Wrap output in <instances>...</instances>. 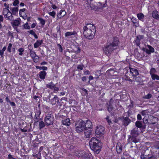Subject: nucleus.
Segmentation results:
<instances>
[{
	"label": "nucleus",
	"mask_w": 159,
	"mask_h": 159,
	"mask_svg": "<svg viewBox=\"0 0 159 159\" xmlns=\"http://www.w3.org/2000/svg\"><path fill=\"white\" fill-rule=\"evenodd\" d=\"M83 33L85 37L91 39L94 37L96 32V28L93 25L87 24L83 27Z\"/></svg>",
	"instance_id": "f257e3e1"
},
{
	"label": "nucleus",
	"mask_w": 159,
	"mask_h": 159,
	"mask_svg": "<svg viewBox=\"0 0 159 159\" xmlns=\"http://www.w3.org/2000/svg\"><path fill=\"white\" fill-rule=\"evenodd\" d=\"M89 145L91 149L97 153L100 152L102 143L99 140L94 137L92 138L89 142Z\"/></svg>",
	"instance_id": "f03ea898"
},
{
	"label": "nucleus",
	"mask_w": 159,
	"mask_h": 159,
	"mask_svg": "<svg viewBox=\"0 0 159 159\" xmlns=\"http://www.w3.org/2000/svg\"><path fill=\"white\" fill-rule=\"evenodd\" d=\"M119 43V41L116 38H114L113 42L109 44L103 48L104 52L107 55L110 54L115 49H116Z\"/></svg>",
	"instance_id": "7ed1b4c3"
},
{
	"label": "nucleus",
	"mask_w": 159,
	"mask_h": 159,
	"mask_svg": "<svg viewBox=\"0 0 159 159\" xmlns=\"http://www.w3.org/2000/svg\"><path fill=\"white\" fill-rule=\"evenodd\" d=\"M139 129L138 128L133 129L131 131V135L129 136L128 140V143L134 142L135 143H138L139 140L136 139V137L139 135Z\"/></svg>",
	"instance_id": "20e7f679"
},
{
	"label": "nucleus",
	"mask_w": 159,
	"mask_h": 159,
	"mask_svg": "<svg viewBox=\"0 0 159 159\" xmlns=\"http://www.w3.org/2000/svg\"><path fill=\"white\" fill-rule=\"evenodd\" d=\"M84 125V121L82 120H79L76 122L75 124L76 131L79 133L82 132L85 129Z\"/></svg>",
	"instance_id": "39448f33"
},
{
	"label": "nucleus",
	"mask_w": 159,
	"mask_h": 159,
	"mask_svg": "<svg viewBox=\"0 0 159 159\" xmlns=\"http://www.w3.org/2000/svg\"><path fill=\"white\" fill-rule=\"evenodd\" d=\"M75 155L81 159H86L88 157V154L84 151H77L75 153Z\"/></svg>",
	"instance_id": "423d86ee"
},
{
	"label": "nucleus",
	"mask_w": 159,
	"mask_h": 159,
	"mask_svg": "<svg viewBox=\"0 0 159 159\" xmlns=\"http://www.w3.org/2000/svg\"><path fill=\"white\" fill-rule=\"evenodd\" d=\"M54 117L51 114L47 116L44 119V121L47 126L52 125L53 123Z\"/></svg>",
	"instance_id": "0eeeda50"
},
{
	"label": "nucleus",
	"mask_w": 159,
	"mask_h": 159,
	"mask_svg": "<svg viewBox=\"0 0 159 159\" xmlns=\"http://www.w3.org/2000/svg\"><path fill=\"white\" fill-rule=\"evenodd\" d=\"M105 133V129L103 127L100 125L96 127L95 130V134L96 135H102Z\"/></svg>",
	"instance_id": "6e6552de"
},
{
	"label": "nucleus",
	"mask_w": 159,
	"mask_h": 159,
	"mask_svg": "<svg viewBox=\"0 0 159 159\" xmlns=\"http://www.w3.org/2000/svg\"><path fill=\"white\" fill-rule=\"evenodd\" d=\"M120 119L121 120V122L122 124L125 126H127L131 122V120L128 117H124L123 116L120 117Z\"/></svg>",
	"instance_id": "1a4fd4ad"
},
{
	"label": "nucleus",
	"mask_w": 159,
	"mask_h": 159,
	"mask_svg": "<svg viewBox=\"0 0 159 159\" xmlns=\"http://www.w3.org/2000/svg\"><path fill=\"white\" fill-rule=\"evenodd\" d=\"M147 47L148 49L145 48H143V50L147 54H150L151 53L154 52V49L153 47L149 45H147Z\"/></svg>",
	"instance_id": "9d476101"
},
{
	"label": "nucleus",
	"mask_w": 159,
	"mask_h": 159,
	"mask_svg": "<svg viewBox=\"0 0 159 159\" xmlns=\"http://www.w3.org/2000/svg\"><path fill=\"white\" fill-rule=\"evenodd\" d=\"M20 18H18L16 20H13V21L11 22V24L12 25L13 27L14 28L19 25L20 23Z\"/></svg>",
	"instance_id": "9b49d317"
},
{
	"label": "nucleus",
	"mask_w": 159,
	"mask_h": 159,
	"mask_svg": "<svg viewBox=\"0 0 159 159\" xmlns=\"http://www.w3.org/2000/svg\"><path fill=\"white\" fill-rule=\"evenodd\" d=\"M84 125L85 129H90L92 127V122L90 120H87L86 122H84Z\"/></svg>",
	"instance_id": "f8f14e48"
},
{
	"label": "nucleus",
	"mask_w": 159,
	"mask_h": 159,
	"mask_svg": "<svg viewBox=\"0 0 159 159\" xmlns=\"http://www.w3.org/2000/svg\"><path fill=\"white\" fill-rule=\"evenodd\" d=\"M5 18L8 20L10 21H13L14 20V17L12 16V14L11 12L8 13V14L4 16Z\"/></svg>",
	"instance_id": "ddd939ff"
},
{
	"label": "nucleus",
	"mask_w": 159,
	"mask_h": 159,
	"mask_svg": "<svg viewBox=\"0 0 159 159\" xmlns=\"http://www.w3.org/2000/svg\"><path fill=\"white\" fill-rule=\"evenodd\" d=\"M84 134L85 137L86 138H88L90 137V135L92 134V131L91 129H84Z\"/></svg>",
	"instance_id": "4468645a"
},
{
	"label": "nucleus",
	"mask_w": 159,
	"mask_h": 159,
	"mask_svg": "<svg viewBox=\"0 0 159 159\" xmlns=\"http://www.w3.org/2000/svg\"><path fill=\"white\" fill-rule=\"evenodd\" d=\"M51 103L52 105H55L56 103H59L58 98L57 96H55L52 99L51 101Z\"/></svg>",
	"instance_id": "2eb2a0df"
},
{
	"label": "nucleus",
	"mask_w": 159,
	"mask_h": 159,
	"mask_svg": "<svg viewBox=\"0 0 159 159\" xmlns=\"http://www.w3.org/2000/svg\"><path fill=\"white\" fill-rule=\"evenodd\" d=\"M117 152L118 153H120L122 150V145L120 143H117L116 147Z\"/></svg>",
	"instance_id": "dca6fc26"
},
{
	"label": "nucleus",
	"mask_w": 159,
	"mask_h": 159,
	"mask_svg": "<svg viewBox=\"0 0 159 159\" xmlns=\"http://www.w3.org/2000/svg\"><path fill=\"white\" fill-rule=\"evenodd\" d=\"M130 71L134 76H137L139 75L138 71L136 69L130 68Z\"/></svg>",
	"instance_id": "f3484780"
},
{
	"label": "nucleus",
	"mask_w": 159,
	"mask_h": 159,
	"mask_svg": "<svg viewBox=\"0 0 159 159\" xmlns=\"http://www.w3.org/2000/svg\"><path fill=\"white\" fill-rule=\"evenodd\" d=\"M10 10L11 11V13L13 15H16L18 11V7H14L13 8L10 7Z\"/></svg>",
	"instance_id": "a211bd4d"
},
{
	"label": "nucleus",
	"mask_w": 159,
	"mask_h": 159,
	"mask_svg": "<svg viewBox=\"0 0 159 159\" xmlns=\"http://www.w3.org/2000/svg\"><path fill=\"white\" fill-rule=\"evenodd\" d=\"M46 75V73L44 70H42L39 73V77L42 80L45 79Z\"/></svg>",
	"instance_id": "6ab92c4d"
},
{
	"label": "nucleus",
	"mask_w": 159,
	"mask_h": 159,
	"mask_svg": "<svg viewBox=\"0 0 159 159\" xmlns=\"http://www.w3.org/2000/svg\"><path fill=\"white\" fill-rule=\"evenodd\" d=\"M62 122L63 125L66 126H69L70 124V120L69 118H66V119L62 120Z\"/></svg>",
	"instance_id": "aec40b11"
},
{
	"label": "nucleus",
	"mask_w": 159,
	"mask_h": 159,
	"mask_svg": "<svg viewBox=\"0 0 159 159\" xmlns=\"http://www.w3.org/2000/svg\"><path fill=\"white\" fill-rule=\"evenodd\" d=\"M43 42V41L42 40H37L36 42L34 44V47L35 48H37L42 44Z\"/></svg>",
	"instance_id": "412c9836"
},
{
	"label": "nucleus",
	"mask_w": 159,
	"mask_h": 159,
	"mask_svg": "<svg viewBox=\"0 0 159 159\" xmlns=\"http://www.w3.org/2000/svg\"><path fill=\"white\" fill-rule=\"evenodd\" d=\"M137 17L138 19L141 21H143L144 15L142 13H139L137 14Z\"/></svg>",
	"instance_id": "4be33fe9"
},
{
	"label": "nucleus",
	"mask_w": 159,
	"mask_h": 159,
	"mask_svg": "<svg viewBox=\"0 0 159 159\" xmlns=\"http://www.w3.org/2000/svg\"><path fill=\"white\" fill-rule=\"evenodd\" d=\"M152 16L156 19H157L159 18V16L158 14V12L156 11H153L152 14Z\"/></svg>",
	"instance_id": "5701e85b"
},
{
	"label": "nucleus",
	"mask_w": 159,
	"mask_h": 159,
	"mask_svg": "<svg viewBox=\"0 0 159 159\" xmlns=\"http://www.w3.org/2000/svg\"><path fill=\"white\" fill-rule=\"evenodd\" d=\"M73 50L74 52L77 53L80 52V49L78 46H75Z\"/></svg>",
	"instance_id": "b1692460"
},
{
	"label": "nucleus",
	"mask_w": 159,
	"mask_h": 159,
	"mask_svg": "<svg viewBox=\"0 0 159 159\" xmlns=\"http://www.w3.org/2000/svg\"><path fill=\"white\" fill-rule=\"evenodd\" d=\"M66 14V12L64 11H61L57 15V16L60 18L61 17L63 16Z\"/></svg>",
	"instance_id": "393cba45"
},
{
	"label": "nucleus",
	"mask_w": 159,
	"mask_h": 159,
	"mask_svg": "<svg viewBox=\"0 0 159 159\" xmlns=\"http://www.w3.org/2000/svg\"><path fill=\"white\" fill-rule=\"evenodd\" d=\"M151 76L153 80H159V76L156 74L151 75Z\"/></svg>",
	"instance_id": "a878e982"
},
{
	"label": "nucleus",
	"mask_w": 159,
	"mask_h": 159,
	"mask_svg": "<svg viewBox=\"0 0 159 159\" xmlns=\"http://www.w3.org/2000/svg\"><path fill=\"white\" fill-rule=\"evenodd\" d=\"M46 86L47 88H49L51 89H53L54 88L55 85L52 82H51L50 83H49L47 84Z\"/></svg>",
	"instance_id": "bb28decb"
},
{
	"label": "nucleus",
	"mask_w": 159,
	"mask_h": 159,
	"mask_svg": "<svg viewBox=\"0 0 159 159\" xmlns=\"http://www.w3.org/2000/svg\"><path fill=\"white\" fill-rule=\"evenodd\" d=\"M10 12H11V11L9 10L8 8H4L3 10L2 14L4 16L8 14V13H9Z\"/></svg>",
	"instance_id": "cd10ccee"
},
{
	"label": "nucleus",
	"mask_w": 159,
	"mask_h": 159,
	"mask_svg": "<svg viewBox=\"0 0 159 159\" xmlns=\"http://www.w3.org/2000/svg\"><path fill=\"white\" fill-rule=\"evenodd\" d=\"M136 127L139 128H141L142 127V123L139 121H137L135 123Z\"/></svg>",
	"instance_id": "c85d7f7f"
},
{
	"label": "nucleus",
	"mask_w": 159,
	"mask_h": 159,
	"mask_svg": "<svg viewBox=\"0 0 159 159\" xmlns=\"http://www.w3.org/2000/svg\"><path fill=\"white\" fill-rule=\"evenodd\" d=\"M76 34L75 32H67L66 33L65 36L66 37H68L72 35H75Z\"/></svg>",
	"instance_id": "c756f323"
},
{
	"label": "nucleus",
	"mask_w": 159,
	"mask_h": 159,
	"mask_svg": "<svg viewBox=\"0 0 159 159\" xmlns=\"http://www.w3.org/2000/svg\"><path fill=\"white\" fill-rule=\"evenodd\" d=\"M35 115L34 116L39 117V116L41 114V111L40 109L39 108L38 109H36V110L35 111Z\"/></svg>",
	"instance_id": "7c9ffc66"
},
{
	"label": "nucleus",
	"mask_w": 159,
	"mask_h": 159,
	"mask_svg": "<svg viewBox=\"0 0 159 159\" xmlns=\"http://www.w3.org/2000/svg\"><path fill=\"white\" fill-rule=\"evenodd\" d=\"M30 54L32 58L36 55V52L32 50H30Z\"/></svg>",
	"instance_id": "2f4dec72"
},
{
	"label": "nucleus",
	"mask_w": 159,
	"mask_h": 159,
	"mask_svg": "<svg viewBox=\"0 0 159 159\" xmlns=\"http://www.w3.org/2000/svg\"><path fill=\"white\" fill-rule=\"evenodd\" d=\"M45 126L43 120L39 122V129H41L42 128H44Z\"/></svg>",
	"instance_id": "473e14b6"
},
{
	"label": "nucleus",
	"mask_w": 159,
	"mask_h": 159,
	"mask_svg": "<svg viewBox=\"0 0 159 159\" xmlns=\"http://www.w3.org/2000/svg\"><path fill=\"white\" fill-rule=\"evenodd\" d=\"M156 72L157 71L156 69L155 68H152L151 69L149 73L151 75L155 74V73H156Z\"/></svg>",
	"instance_id": "72a5a7b5"
},
{
	"label": "nucleus",
	"mask_w": 159,
	"mask_h": 159,
	"mask_svg": "<svg viewBox=\"0 0 159 159\" xmlns=\"http://www.w3.org/2000/svg\"><path fill=\"white\" fill-rule=\"evenodd\" d=\"M120 117L117 118L115 119L114 120V122L120 125L121 123V120L120 119Z\"/></svg>",
	"instance_id": "f704fd0d"
},
{
	"label": "nucleus",
	"mask_w": 159,
	"mask_h": 159,
	"mask_svg": "<svg viewBox=\"0 0 159 159\" xmlns=\"http://www.w3.org/2000/svg\"><path fill=\"white\" fill-rule=\"evenodd\" d=\"M36 69H39L40 70H43L44 71L45 70H47L48 69L47 67L46 66L41 67V66H36Z\"/></svg>",
	"instance_id": "c9c22d12"
},
{
	"label": "nucleus",
	"mask_w": 159,
	"mask_h": 159,
	"mask_svg": "<svg viewBox=\"0 0 159 159\" xmlns=\"http://www.w3.org/2000/svg\"><path fill=\"white\" fill-rule=\"evenodd\" d=\"M107 109L108 111L110 113L112 114L113 113V109L111 105H109L107 108Z\"/></svg>",
	"instance_id": "e433bc0d"
},
{
	"label": "nucleus",
	"mask_w": 159,
	"mask_h": 159,
	"mask_svg": "<svg viewBox=\"0 0 159 159\" xmlns=\"http://www.w3.org/2000/svg\"><path fill=\"white\" fill-rule=\"evenodd\" d=\"M88 6H87L88 8L89 9L92 10L95 8V6L93 4H91V3L89 4H87Z\"/></svg>",
	"instance_id": "4c0bfd02"
},
{
	"label": "nucleus",
	"mask_w": 159,
	"mask_h": 159,
	"mask_svg": "<svg viewBox=\"0 0 159 159\" xmlns=\"http://www.w3.org/2000/svg\"><path fill=\"white\" fill-rule=\"evenodd\" d=\"M131 21L134 23H138L139 22V21L136 18L134 17H132L131 19Z\"/></svg>",
	"instance_id": "58836bf2"
},
{
	"label": "nucleus",
	"mask_w": 159,
	"mask_h": 159,
	"mask_svg": "<svg viewBox=\"0 0 159 159\" xmlns=\"http://www.w3.org/2000/svg\"><path fill=\"white\" fill-rule=\"evenodd\" d=\"M32 59H33V61L34 62H37L39 61V57L37 55H36V56L34 57V58H32Z\"/></svg>",
	"instance_id": "ea45409f"
},
{
	"label": "nucleus",
	"mask_w": 159,
	"mask_h": 159,
	"mask_svg": "<svg viewBox=\"0 0 159 159\" xmlns=\"http://www.w3.org/2000/svg\"><path fill=\"white\" fill-rule=\"evenodd\" d=\"M23 27L24 29H25L29 30L30 29V26L28 25V22H26L25 24L23 25Z\"/></svg>",
	"instance_id": "a19ab883"
},
{
	"label": "nucleus",
	"mask_w": 159,
	"mask_h": 159,
	"mask_svg": "<svg viewBox=\"0 0 159 159\" xmlns=\"http://www.w3.org/2000/svg\"><path fill=\"white\" fill-rule=\"evenodd\" d=\"M18 51L19 52V54L20 55L22 56L23 55V52H24V49L23 48H20L18 49Z\"/></svg>",
	"instance_id": "79ce46f5"
},
{
	"label": "nucleus",
	"mask_w": 159,
	"mask_h": 159,
	"mask_svg": "<svg viewBox=\"0 0 159 159\" xmlns=\"http://www.w3.org/2000/svg\"><path fill=\"white\" fill-rule=\"evenodd\" d=\"M38 20L40 21V23L42 25H44L45 24V21L42 18H38Z\"/></svg>",
	"instance_id": "37998d69"
},
{
	"label": "nucleus",
	"mask_w": 159,
	"mask_h": 159,
	"mask_svg": "<svg viewBox=\"0 0 159 159\" xmlns=\"http://www.w3.org/2000/svg\"><path fill=\"white\" fill-rule=\"evenodd\" d=\"M148 156L149 155H145L143 154L141 155V159H148Z\"/></svg>",
	"instance_id": "c03bdc74"
},
{
	"label": "nucleus",
	"mask_w": 159,
	"mask_h": 159,
	"mask_svg": "<svg viewBox=\"0 0 159 159\" xmlns=\"http://www.w3.org/2000/svg\"><path fill=\"white\" fill-rule=\"evenodd\" d=\"M12 47V44L11 43L9 44L7 48V50L9 52H11V48Z\"/></svg>",
	"instance_id": "a18cd8bd"
},
{
	"label": "nucleus",
	"mask_w": 159,
	"mask_h": 159,
	"mask_svg": "<svg viewBox=\"0 0 159 159\" xmlns=\"http://www.w3.org/2000/svg\"><path fill=\"white\" fill-rule=\"evenodd\" d=\"M106 119L107 121V122L109 125H110L111 124H112V122L111 119H110V117L109 116H107L106 118Z\"/></svg>",
	"instance_id": "49530a36"
},
{
	"label": "nucleus",
	"mask_w": 159,
	"mask_h": 159,
	"mask_svg": "<svg viewBox=\"0 0 159 159\" xmlns=\"http://www.w3.org/2000/svg\"><path fill=\"white\" fill-rule=\"evenodd\" d=\"M152 95L150 93H148L146 95H145L143 98L145 99H149L152 97Z\"/></svg>",
	"instance_id": "de8ad7c7"
},
{
	"label": "nucleus",
	"mask_w": 159,
	"mask_h": 159,
	"mask_svg": "<svg viewBox=\"0 0 159 159\" xmlns=\"http://www.w3.org/2000/svg\"><path fill=\"white\" fill-rule=\"evenodd\" d=\"M157 156L155 155H152L151 156H148V159H157Z\"/></svg>",
	"instance_id": "09e8293b"
},
{
	"label": "nucleus",
	"mask_w": 159,
	"mask_h": 159,
	"mask_svg": "<svg viewBox=\"0 0 159 159\" xmlns=\"http://www.w3.org/2000/svg\"><path fill=\"white\" fill-rule=\"evenodd\" d=\"M48 14L49 15L54 18L55 17V16L56 13L55 11H52V12H49Z\"/></svg>",
	"instance_id": "8fccbe9b"
},
{
	"label": "nucleus",
	"mask_w": 159,
	"mask_h": 159,
	"mask_svg": "<svg viewBox=\"0 0 159 159\" xmlns=\"http://www.w3.org/2000/svg\"><path fill=\"white\" fill-rule=\"evenodd\" d=\"M140 40L138 38H136V40H135V42L136 44V45L137 46L140 45Z\"/></svg>",
	"instance_id": "3c124183"
},
{
	"label": "nucleus",
	"mask_w": 159,
	"mask_h": 159,
	"mask_svg": "<svg viewBox=\"0 0 159 159\" xmlns=\"http://www.w3.org/2000/svg\"><path fill=\"white\" fill-rule=\"evenodd\" d=\"M57 46L58 47V49L60 52H62L63 51L62 47V46L60 44H58Z\"/></svg>",
	"instance_id": "603ef678"
},
{
	"label": "nucleus",
	"mask_w": 159,
	"mask_h": 159,
	"mask_svg": "<svg viewBox=\"0 0 159 159\" xmlns=\"http://www.w3.org/2000/svg\"><path fill=\"white\" fill-rule=\"evenodd\" d=\"M60 30L61 26L60 25H59L56 27V30L57 31V32L58 33H59L60 34L61 33Z\"/></svg>",
	"instance_id": "864d4df0"
},
{
	"label": "nucleus",
	"mask_w": 159,
	"mask_h": 159,
	"mask_svg": "<svg viewBox=\"0 0 159 159\" xmlns=\"http://www.w3.org/2000/svg\"><path fill=\"white\" fill-rule=\"evenodd\" d=\"M147 111H148L147 110H145L142 111L141 112V114L143 116H144L146 115V114L148 113Z\"/></svg>",
	"instance_id": "5fc2aeb1"
},
{
	"label": "nucleus",
	"mask_w": 159,
	"mask_h": 159,
	"mask_svg": "<svg viewBox=\"0 0 159 159\" xmlns=\"http://www.w3.org/2000/svg\"><path fill=\"white\" fill-rule=\"evenodd\" d=\"M25 10V8L20 9L19 10V14L20 16L22 14V12H24Z\"/></svg>",
	"instance_id": "6e6d98bb"
},
{
	"label": "nucleus",
	"mask_w": 159,
	"mask_h": 159,
	"mask_svg": "<svg viewBox=\"0 0 159 159\" xmlns=\"http://www.w3.org/2000/svg\"><path fill=\"white\" fill-rule=\"evenodd\" d=\"M19 3V1L18 0H15L13 3V5L14 6H16Z\"/></svg>",
	"instance_id": "4d7b16f0"
},
{
	"label": "nucleus",
	"mask_w": 159,
	"mask_h": 159,
	"mask_svg": "<svg viewBox=\"0 0 159 159\" xmlns=\"http://www.w3.org/2000/svg\"><path fill=\"white\" fill-rule=\"evenodd\" d=\"M39 117L34 116V121L35 122H37L39 121Z\"/></svg>",
	"instance_id": "13d9d810"
},
{
	"label": "nucleus",
	"mask_w": 159,
	"mask_h": 159,
	"mask_svg": "<svg viewBox=\"0 0 159 159\" xmlns=\"http://www.w3.org/2000/svg\"><path fill=\"white\" fill-rule=\"evenodd\" d=\"M77 68L78 69L82 70L83 69V66L81 65H78L77 66Z\"/></svg>",
	"instance_id": "bf43d9fd"
},
{
	"label": "nucleus",
	"mask_w": 159,
	"mask_h": 159,
	"mask_svg": "<svg viewBox=\"0 0 159 159\" xmlns=\"http://www.w3.org/2000/svg\"><path fill=\"white\" fill-rule=\"evenodd\" d=\"M97 73H98V74H95V75H96V77H95V78L96 79H98L99 78V76L100 75V71H97Z\"/></svg>",
	"instance_id": "052dcab7"
},
{
	"label": "nucleus",
	"mask_w": 159,
	"mask_h": 159,
	"mask_svg": "<svg viewBox=\"0 0 159 159\" xmlns=\"http://www.w3.org/2000/svg\"><path fill=\"white\" fill-rule=\"evenodd\" d=\"M137 119L138 120H140L142 119V117L141 115L139 114H138L137 116Z\"/></svg>",
	"instance_id": "680f3d73"
},
{
	"label": "nucleus",
	"mask_w": 159,
	"mask_h": 159,
	"mask_svg": "<svg viewBox=\"0 0 159 159\" xmlns=\"http://www.w3.org/2000/svg\"><path fill=\"white\" fill-rule=\"evenodd\" d=\"M29 33L33 35H34L35 33L34 31L33 30H30L29 31Z\"/></svg>",
	"instance_id": "e2e57ef3"
},
{
	"label": "nucleus",
	"mask_w": 159,
	"mask_h": 159,
	"mask_svg": "<svg viewBox=\"0 0 159 159\" xmlns=\"http://www.w3.org/2000/svg\"><path fill=\"white\" fill-rule=\"evenodd\" d=\"M143 35H139L137 37V38L140 40L141 39L143 38Z\"/></svg>",
	"instance_id": "0e129e2a"
},
{
	"label": "nucleus",
	"mask_w": 159,
	"mask_h": 159,
	"mask_svg": "<svg viewBox=\"0 0 159 159\" xmlns=\"http://www.w3.org/2000/svg\"><path fill=\"white\" fill-rule=\"evenodd\" d=\"M93 0H86V4H89L91 3V1Z\"/></svg>",
	"instance_id": "69168bd1"
},
{
	"label": "nucleus",
	"mask_w": 159,
	"mask_h": 159,
	"mask_svg": "<svg viewBox=\"0 0 159 159\" xmlns=\"http://www.w3.org/2000/svg\"><path fill=\"white\" fill-rule=\"evenodd\" d=\"M84 73L85 75H89L90 74V72L89 70H87L84 71Z\"/></svg>",
	"instance_id": "338daca9"
},
{
	"label": "nucleus",
	"mask_w": 159,
	"mask_h": 159,
	"mask_svg": "<svg viewBox=\"0 0 159 159\" xmlns=\"http://www.w3.org/2000/svg\"><path fill=\"white\" fill-rule=\"evenodd\" d=\"M3 20V17L2 15H0V22H2Z\"/></svg>",
	"instance_id": "774afa93"
}]
</instances>
